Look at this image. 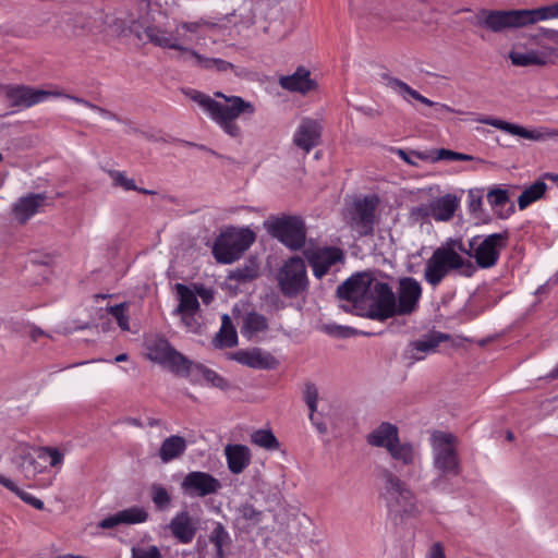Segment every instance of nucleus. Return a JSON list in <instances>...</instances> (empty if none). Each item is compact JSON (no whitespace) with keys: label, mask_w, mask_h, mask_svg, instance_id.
I'll use <instances>...</instances> for the list:
<instances>
[{"label":"nucleus","mask_w":558,"mask_h":558,"mask_svg":"<svg viewBox=\"0 0 558 558\" xmlns=\"http://www.w3.org/2000/svg\"><path fill=\"white\" fill-rule=\"evenodd\" d=\"M251 442L268 451L278 450L280 447L277 437L270 429H257L253 432Z\"/></svg>","instance_id":"nucleus-40"},{"label":"nucleus","mask_w":558,"mask_h":558,"mask_svg":"<svg viewBox=\"0 0 558 558\" xmlns=\"http://www.w3.org/2000/svg\"><path fill=\"white\" fill-rule=\"evenodd\" d=\"M132 558H161L160 551L156 546L147 548H133Z\"/></svg>","instance_id":"nucleus-53"},{"label":"nucleus","mask_w":558,"mask_h":558,"mask_svg":"<svg viewBox=\"0 0 558 558\" xmlns=\"http://www.w3.org/2000/svg\"><path fill=\"white\" fill-rule=\"evenodd\" d=\"M456 243L457 244H454V252L460 251L472 257L473 250L470 246L469 248H466L460 239Z\"/></svg>","instance_id":"nucleus-62"},{"label":"nucleus","mask_w":558,"mask_h":558,"mask_svg":"<svg viewBox=\"0 0 558 558\" xmlns=\"http://www.w3.org/2000/svg\"><path fill=\"white\" fill-rule=\"evenodd\" d=\"M387 85L399 93L405 100H409V97L420 101L421 104L432 107L435 106L436 102L429 100L428 98L424 97L413 88H411L407 83L403 81L396 78V77H388Z\"/></svg>","instance_id":"nucleus-36"},{"label":"nucleus","mask_w":558,"mask_h":558,"mask_svg":"<svg viewBox=\"0 0 558 558\" xmlns=\"http://www.w3.org/2000/svg\"><path fill=\"white\" fill-rule=\"evenodd\" d=\"M433 161L439 160H459V161H471L473 160V156L457 153L453 150L440 148L436 150V156L432 158Z\"/></svg>","instance_id":"nucleus-48"},{"label":"nucleus","mask_w":558,"mask_h":558,"mask_svg":"<svg viewBox=\"0 0 558 558\" xmlns=\"http://www.w3.org/2000/svg\"><path fill=\"white\" fill-rule=\"evenodd\" d=\"M255 233L250 229H229L221 233L213 246L217 262L231 264L239 259L254 243Z\"/></svg>","instance_id":"nucleus-7"},{"label":"nucleus","mask_w":558,"mask_h":558,"mask_svg":"<svg viewBox=\"0 0 558 558\" xmlns=\"http://www.w3.org/2000/svg\"><path fill=\"white\" fill-rule=\"evenodd\" d=\"M181 488L190 496L205 497L216 494L221 488V484L209 473L193 471L185 475Z\"/></svg>","instance_id":"nucleus-16"},{"label":"nucleus","mask_w":558,"mask_h":558,"mask_svg":"<svg viewBox=\"0 0 558 558\" xmlns=\"http://www.w3.org/2000/svg\"><path fill=\"white\" fill-rule=\"evenodd\" d=\"M429 558H445V553L441 544L436 543L433 545Z\"/></svg>","instance_id":"nucleus-60"},{"label":"nucleus","mask_w":558,"mask_h":558,"mask_svg":"<svg viewBox=\"0 0 558 558\" xmlns=\"http://www.w3.org/2000/svg\"><path fill=\"white\" fill-rule=\"evenodd\" d=\"M262 517V511H258L252 505L245 504L238 509L234 522L239 530L250 532L260 523Z\"/></svg>","instance_id":"nucleus-32"},{"label":"nucleus","mask_w":558,"mask_h":558,"mask_svg":"<svg viewBox=\"0 0 558 558\" xmlns=\"http://www.w3.org/2000/svg\"><path fill=\"white\" fill-rule=\"evenodd\" d=\"M107 173L112 179L113 186L121 187L124 191L137 190L135 181L131 178H128L125 172L110 169L107 171Z\"/></svg>","instance_id":"nucleus-46"},{"label":"nucleus","mask_w":558,"mask_h":558,"mask_svg":"<svg viewBox=\"0 0 558 558\" xmlns=\"http://www.w3.org/2000/svg\"><path fill=\"white\" fill-rule=\"evenodd\" d=\"M548 19H558V2L536 9H482L475 15V25L500 33L508 28H520Z\"/></svg>","instance_id":"nucleus-2"},{"label":"nucleus","mask_w":558,"mask_h":558,"mask_svg":"<svg viewBox=\"0 0 558 558\" xmlns=\"http://www.w3.org/2000/svg\"><path fill=\"white\" fill-rule=\"evenodd\" d=\"M186 447L187 444L183 437L172 435L162 441L158 456L162 462L167 463L181 457Z\"/></svg>","instance_id":"nucleus-31"},{"label":"nucleus","mask_w":558,"mask_h":558,"mask_svg":"<svg viewBox=\"0 0 558 558\" xmlns=\"http://www.w3.org/2000/svg\"><path fill=\"white\" fill-rule=\"evenodd\" d=\"M175 291L179 298V304L173 314H183L190 312H199V302L196 293L183 283L175 284Z\"/></svg>","instance_id":"nucleus-33"},{"label":"nucleus","mask_w":558,"mask_h":558,"mask_svg":"<svg viewBox=\"0 0 558 558\" xmlns=\"http://www.w3.org/2000/svg\"><path fill=\"white\" fill-rule=\"evenodd\" d=\"M398 155H399V156H400V158H401L402 160H404L407 163L412 165V166H417V163H416L413 159H411V158L409 157V155H408L404 150L399 149V150H398Z\"/></svg>","instance_id":"nucleus-64"},{"label":"nucleus","mask_w":558,"mask_h":558,"mask_svg":"<svg viewBox=\"0 0 558 558\" xmlns=\"http://www.w3.org/2000/svg\"><path fill=\"white\" fill-rule=\"evenodd\" d=\"M148 512L143 507L133 506L128 509L118 511L117 513L109 515L98 523V526L102 530L113 529L118 525H132L144 523L148 519Z\"/></svg>","instance_id":"nucleus-22"},{"label":"nucleus","mask_w":558,"mask_h":558,"mask_svg":"<svg viewBox=\"0 0 558 558\" xmlns=\"http://www.w3.org/2000/svg\"><path fill=\"white\" fill-rule=\"evenodd\" d=\"M4 95L13 107H32L50 96H61L60 93H51L44 89H36L24 85H8L4 87Z\"/></svg>","instance_id":"nucleus-17"},{"label":"nucleus","mask_w":558,"mask_h":558,"mask_svg":"<svg viewBox=\"0 0 558 558\" xmlns=\"http://www.w3.org/2000/svg\"><path fill=\"white\" fill-rule=\"evenodd\" d=\"M509 59L511 60L512 64L517 66L547 64L546 56L535 50L527 52L510 51Z\"/></svg>","instance_id":"nucleus-37"},{"label":"nucleus","mask_w":558,"mask_h":558,"mask_svg":"<svg viewBox=\"0 0 558 558\" xmlns=\"http://www.w3.org/2000/svg\"><path fill=\"white\" fill-rule=\"evenodd\" d=\"M509 239L508 231L493 233L480 241V236L470 240L469 246L473 250L472 257L480 268H492L498 259Z\"/></svg>","instance_id":"nucleus-10"},{"label":"nucleus","mask_w":558,"mask_h":558,"mask_svg":"<svg viewBox=\"0 0 558 558\" xmlns=\"http://www.w3.org/2000/svg\"><path fill=\"white\" fill-rule=\"evenodd\" d=\"M281 88L306 95L307 93L317 89V82L311 78V72L304 66H299L291 75L281 76L279 78Z\"/></svg>","instance_id":"nucleus-23"},{"label":"nucleus","mask_w":558,"mask_h":558,"mask_svg":"<svg viewBox=\"0 0 558 558\" xmlns=\"http://www.w3.org/2000/svg\"><path fill=\"white\" fill-rule=\"evenodd\" d=\"M45 201V194H28L21 197L13 207L15 218L21 223H25L41 206H44Z\"/></svg>","instance_id":"nucleus-27"},{"label":"nucleus","mask_w":558,"mask_h":558,"mask_svg":"<svg viewBox=\"0 0 558 558\" xmlns=\"http://www.w3.org/2000/svg\"><path fill=\"white\" fill-rule=\"evenodd\" d=\"M305 402H317L318 400V390L316 386L312 383L306 384L305 392H304Z\"/></svg>","instance_id":"nucleus-57"},{"label":"nucleus","mask_w":558,"mask_h":558,"mask_svg":"<svg viewBox=\"0 0 558 558\" xmlns=\"http://www.w3.org/2000/svg\"><path fill=\"white\" fill-rule=\"evenodd\" d=\"M456 243L457 244H454V252L460 251L472 257L473 250L470 246L469 248H466L460 239Z\"/></svg>","instance_id":"nucleus-63"},{"label":"nucleus","mask_w":558,"mask_h":558,"mask_svg":"<svg viewBox=\"0 0 558 558\" xmlns=\"http://www.w3.org/2000/svg\"><path fill=\"white\" fill-rule=\"evenodd\" d=\"M43 451L50 458V466L54 468L61 464L63 454L57 448L46 447L43 449Z\"/></svg>","instance_id":"nucleus-56"},{"label":"nucleus","mask_w":558,"mask_h":558,"mask_svg":"<svg viewBox=\"0 0 558 558\" xmlns=\"http://www.w3.org/2000/svg\"><path fill=\"white\" fill-rule=\"evenodd\" d=\"M322 131L323 126L317 120L304 118L294 133L293 144L305 153H310L319 144Z\"/></svg>","instance_id":"nucleus-20"},{"label":"nucleus","mask_w":558,"mask_h":558,"mask_svg":"<svg viewBox=\"0 0 558 558\" xmlns=\"http://www.w3.org/2000/svg\"><path fill=\"white\" fill-rule=\"evenodd\" d=\"M399 429L396 425L383 422L372 433L367 435V442L373 447L385 448L397 442Z\"/></svg>","instance_id":"nucleus-28"},{"label":"nucleus","mask_w":558,"mask_h":558,"mask_svg":"<svg viewBox=\"0 0 558 558\" xmlns=\"http://www.w3.org/2000/svg\"><path fill=\"white\" fill-rule=\"evenodd\" d=\"M147 359L171 372L189 375L193 363L177 351L165 338H155L147 343Z\"/></svg>","instance_id":"nucleus-9"},{"label":"nucleus","mask_w":558,"mask_h":558,"mask_svg":"<svg viewBox=\"0 0 558 558\" xmlns=\"http://www.w3.org/2000/svg\"><path fill=\"white\" fill-rule=\"evenodd\" d=\"M194 367L202 374L204 379L211 384L214 387L220 388L222 390L229 388L228 381L216 372L207 368L202 364H196Z\"/></svg>","instance_id":"nucleus-45"},{"label":"nucleus","mask_w":558,"mask_h":558,"mask_svg":"<svg viewBox=\"0 0 558 558\" xmlns=\"http://www.w3.org/2000/svg\"><path fill=\"white\" fill-rule=\"evenodd\" d=\"M547 190V185L544 181L538 180L532 185L527 186L518 197L519 208L525 209L532 203L541 199Z\"/></svg>","instance_id":"nucleus-39"},{"label":"nucleus","mask_w":558,"mask_h":558,"mask_svg":"<svg viewBox=\"0 0 558 558\" xmlns=\"http://www.w3.org/2000/svg\"><path fill=\"white\" fill-rule=\"evenodd\" d=\"M304 256L317 278L324 277L331 266L343 260V253L338 247L306 248Z\"/></svg>","instance_id":"nucleus-15"},{"label":"nucleus","mask_w":558,"mask_h":558,"mask_svg":"<svg viewBox=\"0 0 558 558\" xmlns=\"http://www.w3.org/2000/svg\"><path fill=\"white\" fill-rule=\"evenodd\" d=\"M64 97L71 99L72 101L76 102V104H80V105H83L96 112H98L99 114H101L104 118H108V119H112V120H118V117L116 113L105 109V108H101L97 105H94L83 98H80V97H76V96H71V95H64Z\"/></svg>","instance_id":"nucleus-50"},{"label":"nucleus","mask_w":558,"mask_h":558,"mask_svg":"<svg viewBox=\"0 0 558 558\" xmlns=\"http://www.w3.org/2000/svg\"><path fill=\"white\" fill-rule=\"evenodd\" d=\"M461 269L462 275L470 277L474 271L471 260L464 259L452 247H437L427 259L424 279L432 287H437L450 270Z\"/></svg>","instance_id":"nucleus-4"},{"label":"nucleus","mask_w":558,"mask_h":558,"mask_svg":"<svg viewBox=\"0 0 558 558\" xmlns=\"http://www.w3.org/2000/svg\"><path fill=\"white\" fill-rule=\"evenodd\" d=\"M422 296L420 282L412 277L399 279L396 292V315L404 316L414 313Z\"/></svg>","instance_id":"nucleus-14"},{"label":"nucleus","mask_w":558,"mask_h":558,"mask_svg":"<svg viewBox=\"0 0 558 558\" xmlns=\"http://www.w3.org/2000/svg\"><path fill=\"white\" fill-rule=\"evenodd\" d=\"M213 343L215 348H232L238 344V335L234 326L232 325L229 315L225 314L221 318L220 330L215 336Z\"/></svg>","instance_id":"nucleus-34"},{"label":"nucleus","mask_w":558,"mask_h":558,"mask_svg":"<svg viewBox=\"0 0 558 558\" xmlns=\"http://www.w3.org/2000/svg\"><path fill=\"white\" fill-rule=\"evenodd\" d=\"M430 209V203L428 205H422L417 208H415L413 211L417 213L422 218L425 217H432V213H429Z\"/></svg>","instance_id":"nucleus-61"},{"label":"nucleus","mask_w":558,"mask_h":558,"mask_svg":"<svg viewBox=\"0 0 558 558\" xmlns=\"http://www.w3.org/2000/svg\"><path fill=\"white\" fill-rule=\"evenodd\" d=\"M396 293L392 288L384 281L371 278L364 301V316L384 322L396 315Z\"/></svg>","instance_id":"nucleus-6"},{"label":"nucleus","mask_w":558,"mask_h":558,"mask_svg":"<svg viewBox=\"0 0 558 558\" xmlns=\"http://www.w3.org/2000/svg\"><path fill=\"white\" fill-rule=\"evenodd\" d=\"M209 539L216 547L218 558H222L223 547L230 543V537L221 523H217L213 529Z\"/></svg>","instance_id":"nucleus-42"},{"label":"nucleus","mask_w":558,"mask_h":558,"mask_svg":"<svg viewBox=\"0 0 558 558\" xmlns=\"http://www.w3.org/2000/svg\"><path fill=\"white\" fill-rule=\"evenodd\" d=\"M434 468L441 476H458L462 472L458 454V438L442 430H434L430 435Z\"/></svg>","instance_id":"nucleus-5"},{"label":"nucleus","mask_w":558,"mask_h":558,"mask_svg":"<svg viewBox=\"0 0 558 558\" xmlns=\"http://www.w3.org/2000/svg\"><path fill=\"white\" fill-rule=\"evenodd\" d=\"M371 278L372 277L366 274H357L350 277L338 287V298L347 302V304L341 305L345 312H354L357 315L363 314V304Z\"/></svg>","instance_id":"nucleus-12"},{"label":"nucleus","mask_w":558,"mask_h":558,"mask_svg":"<svg viewBox=\"0 0 558 558\" xmlns=\"http://www.w3.org/2000/svg\"><path fill=\"white\" fill-rule=\"evenodd\" d=\"M325 331L329 335L340 337V338H348L351 336H354L356 333V330L351 327H344V326H325Z\"/></svg>","instance_id":"nucleus-54"},{"label":"nucleus","mask_w":558,"mask_h":558,"mask_svg":"<svg viewBox=\"0 0 558 558\" xmlns=\"http://www.w3.org/2000/svg\"><path fill=\"white\" fill-rule=\"evenodd\" d=\"M228 469L232 474L242 473L251 463V450L245 445H227L225 447Z\"/></svg>","instance_id":"nucleus-26"},{"label":"nucleus","mask_w":558,"mask_h":558,"mask_svg":"<svg viewBox=\"0 0 558 558\" xmlns=\"http://www.w3.org/2000/svg\"><path fill=\"white\" fill-rule=\"evenodd\" d=\"M541 35L554 43L558 44V31L549 28H541Z\"/></svg>","instance_id":"nucleus-59"},{"label":"nucleus","mask_w":558,"mask_h":558,"mask_svg":"<svg viewBox=\"0 0 558 558\" xmlns=\"http://www.w3.org/2000/svg\"><path fill=\"white\" fill-rule=\"evenodd\" d=\"M268 327L266 318L257 313H248L244 318L242 335L251 338L253 335L266 330Z\"/></svg>","instance_id":"nucleus-41"},{"label":"nucleus","mask_w":558,"mask_h":558,"mask_svg":"<svg viewBox=\"0 0 558 558\" xmlns=\"http://www.w3.org/2000/svg\"><path fill=\"white\" fill-rule=\"evenodd\" d=\"M196 296L198 295L205 304H209L214 300V293L211 290L206 289L203 286L195 287Z\"/></svg>","instance_id":"nucleus-58"},{"label":"nucleus","mask_w":558,"mask_h":558,"mask_svg":"<svg viewBox=\"0 0 558 558\" xmlns=\"http://www.w3.org/2000/svg\"><path fill=\"white\" fill-rule=\"evenodd\" d=\"M268 232L291 251H299L306 242L304 221L295 216L272 218L265 223Z\"/></svg>","instance_id":"nucleus-8"},{"label":"nucleus","mask_w":558,"mask_h":558,"mask_svg":"<svg viewBox=\"0 0 558 558\" xmlns=\"http://www.w3.org/2000/svg\"><path fill=\"white\" fill-rule=\"evenodd\" d=\"M193 64L203 70H215L220 73L232 71L236 77L245 78L251 75L248 69L235 65L219 58H207L199 53L194 54Z\"/></svg>","instance_id":"nucleus-24"},{"label":"nucleus","mask_w":558,"mask_h":558,"mask_svg":"<svg viewBox=\"0 0 558 558\" xmlns=\"http://www.w3.org/2000/svg\"><path fill=\"white\" fill-rule=\"evenodd\" d=\"M478 122L494 126V128L505 131L511 135L523 137L526 140L538 141V140L543 138L542 133H539L537 131H530L521 125L510 123V122H507V121H504L500 119L482 118V119H478Z\"/></svg>","instance_id":"nucleus-30"},{"label":"nucleus","mask_w":558,"mask_h":558,"mask_svg":"<svg viewBox=\"0 0 558 558\" xmlns=\"http://www.w3.org/2000/svg\"><path fill=\"white\" fill-rule=\"evenodd\" d=\"M387 451L389 452L392 460L402 466L414 464L416 452L411 442H401L400 438H398L397 442L389 446Z\"/></svg>","instance_id":"nucleus-35"},{"label":"nucleus","mask_w":558,"mask_h":558,"mask_svg":"<svg viewBox=\"0 0 558 558\" xmlns=\"http://www.w3.org/2000/svg\"><path fill=\"white\" fill-rule=\"evenodd\" d=\"M144 33L148 41L157 47L163 49L178 48V46L174 45V41H171V32H168L165 28L156 25L147 26Z\"/></svg>","instance_id":"nucleus-38"},{"label":"nucleus","mask_w":558,"mask_h":558,"mask_svg":"<svg viewBox=\"0 0 558 558\" xmlns=\"http://www.w3.org/2000/svg\"><path fill=\"white\" fill-rule=\"evenodd\" d=\"M487 201L493 206H502L509 201V194L507 190L504 189H492L487 193Z\"/></svg>","instance_id":"nucleus-52"},{"label":"nucleus","mask_w":558,"mask_h":558,"mask_svg":"<svg viewBox=\"0 0 558 558\" xmlns=\"http://www.w3.org/2000/svg\"><path fill=\"white\" fill-rule=\"evenodd\" d=\"M215 96L223 99L218 101L201 92H194L191 99L197 102L206 110L214 122L232 138H241L242 129L236 122L241 116H253L255 106L240 96H227L221 92L215 93Z\"/></svg>","instance_id":"nucleus-1"},{"label":"nucleus","mask_w":558,"mask_h":558,"mask_svg":"<svg viewBox=\"0 0 558 558\" xmlns=\"http://www.w3.org/2000/svg\"><path fill=\"white\" fill-rule=\"evenodd\" d=\"M126 303H120L107 307V312L116 318L119 327L124 331L130 330L129 315L126 314Z\"/></svg>","instance_id":"nucleus-47"},{"label":"nucleus","mask_w":558,"mask_h":558,"mask_svg":"<svg viewBox=\"0 0 558 558\" xmlns=\"http://www.w3.org/2000/svg\"><path fill=\"white\" fill-rule=\"evenodd\" d=\"M19 468L26 478L34 477L37 473L36 461L31 454L21 456Z\"/></svg>","instance_id":"nucleus-51"},{"label":"nucleus","mask_w":558,"mask_h":558,"mask_svg":"<svg viewBox=\"0 0 558 558\" xmlns=\"http://www.w3.org/2000/svg\"><path fill=\"white\" fill-rule=\"evenodd\" d=\"M459 206V199L456 195L446 194L430 202L432 217L437 221L450 220Z\"/></svg>","instance_id":"nucleus-29"},{"label":"nucleus","mask_w":558,"mask_h":558,"mask_svg":"<svg viewBox=\"0 0 558 558\" xmlns=\"http://www.w3.org/2000/svg\"><path fill=\"white\" fill-rule=\"evenodd\" d=\"M257 277V269L251 266H244L232 270L229 275V279L236 280L240 282H246Z\"/></svg>","instance_id":"nucleus-49"},{"label":"nucleus","mask_w":558,"mask_h":558,"mask_svg":"<svg viewBox=\"0 0 558 558\" xmlns=\"http://www.w3.org/2000/svg\"><path fill=\"white\" fill-rule=\"evenodd\" d=\"M278 281L286 296L294 298L305 291L308 281L304 260L299 256L289 258L279 271Z\"/></svg>","instance_id":"nucleus-11"},{"label":"nucleus","mask_w":558,"mask_h":558,"mask_svg":"<svg viewBox=\"0 0 558 558\" xmlns=\"http://www.w3.org/2000/svg\"><path fill=\"white\" fill-rule=\"evenodd\" d=\"M377 205V196H366L354 202L350 226L359 235L373 234Z\"/></svg>","instance_id":"nucleus-13"},{"label":"nucleus","mask_w":558,"mask_h":558,"mask_svg":"<svg viewBox=\"0 0 558 558\" xmlns=\"http://www.w3.org/2000/svg\"><path fill=\"white\" fill-rule=\"evenodd\" d=\"M17 496L23 501H25L26 504L31 505L35 509H38V510L44 509V502L40 499L34 497L33 495H31L27 492L21 489L20 492H17Z\"/></svg>","instance_id":"nucleus-55"},{"label":"nucleus","mask_w":558,"mask_h":558,"mask_svg":"<svg viewBox=\"0 0 558 558\" xmlns=\"http://www.w3.org/2000/svg\"><path fill=\"white\" fill-rule=\"evenodd\" d=\"M205 24L206 23L203 21L180 22L177 23L173 31H171V41H174V45L178 46V48H171V50L179 51L183 61H187L189 59L194 60V54L198 53L187 47V44L192 41L191 35L197 34L199 28Z\"/></svg>","instance_id":"nucleus-18"},{"label":"nucleus","mask_w":558,"mask_h":558,"mask_svg":"<svg viewBox=\"0 0 558 558\" xmlns=\"http://www.w3.org/2000/svg\"><path fill=\"white\" fill-rule=\"evenodd\" d=\"M380 496L389 511L398 515H414L418 512L416 498L411 488L388 469L379 472Z\"/></svg>","instance_id":"nucleus-3"},{"label":"nucleus","mask_w":558,"mask_h":558,"mask_svg":"<svg viewBox=\"0 0 558 558\" xmlns=\"http://www.w3.org/2000/svg\"><path fill=\"white\" fill-rule=\"evenodd\" d=\"M229 359L254 369H275L279 364L272 354L260 348L239 350L230 353Z\"/></svg>","instance_id":"nucleus-19"},{"label":"nucleus","mask_w":558,"mask_h":558,"mask_svg":"<svg viewBox=\"0 0 558 558\" xmlns=\"http://www.w3.org/2000/svg\"><path fill=\"white\" fill-rule=\"evenodd\" d=\"M169 529L182 544L191 543L197 531L196 522L187 511L177 513L170 521Z\"/></svg>","instance_id":"nucleus-25"},{"label":"nucleus","mask_w":558,"mask_h":558,"mask_svg":"<svg viewBox=\"0 0 558 558\" xmlns=\"http://www.w3.org/2000/svg\"><path fill=\"white\" fill-rule=\"evenodd\" d=\"M150 496L154 505L158 510L162 511L169 508L171 504V497L163 486L159 484L151 485Z\"/></svg>","instance_id":"nucleus-43"},{"label":"nucleus","mask_w":558,"mask_h":558,"mask_svg":"<svg viewBox=\"0 0 558 558\" xmlns=\"http://www.w3.org/2000/svg\"><path fill=\"white\" fill-rule=\"evenodd\" d=\"M450 336L439 331H433L425 335L421 339L413 341L409 344V349L405 352L407 359L410 363L421 361L424 359V354L436 352L438 345L449 340Z\"/></svg>","instance_id":"nucleus-21"},{"label":"nucleus","mask_w":558,"mask_h":558,"mask_svg":"<svg viewBox=\"0 0 558 558\" xmlns=\"http://www.w3.org/2000/svg\"><path fill=\"white\" fill-rule=\"evenodd\" d=\"M181 317L182 323L184 324L187 331L193 333H201L203 328V317L199 312H190L178 314Z\"/></svg>","instance_id":"nucleus-44"}]
</instances>
